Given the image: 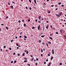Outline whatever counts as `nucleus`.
Masks as SVG:
<instances>
[{
  "label": "nucleus",
  "instance_id": "nucleus-1",
  "mask_svg": "<svg viewBox=\"0 0 66 66\" xmlns=\"http://www.w3.org/2000/svg\"><path fill=\"white\" fill-rule=\"evenodd\" d=\"M60 32H61V33H62L63 32L64 33V31L63 30H60Z\"/></svg>",
  "mask_w": 66,
  "mask_h": 66
},
{
  "label": "nucleus",
  "instance_id": "nucleus-2",
  "mask_svg": "<svg viewBox=\"0 0 66 66\" xmlns=\"http://www.w3.org/2000/svg\"><path fill=\"white\" fill-rule=\"evenodd\" d=\"M62 12H61L59 13V15L60 16L62 15Z\"/></svg>",
  "mask_w": 66,
  "mask_h": 66
},
{
  "label": "nucleus",
  "instance_id": "nucleus-3",
  "mask_svg": "<svg viewBox=\"0 0 66 66\" xmlns=\"http://www.w3.org/2000/svg\"><path fill=\"white\" fill-rule=\"evenodd\" d=\"M40 28V25H39L38 26V30H39V29Z\"/></svg>",
  "mask_w": 66,
  "mask_h": 66
},
{
  "label": "nucleus",
  "instance_id": "nucleus-4",
  "mask_svg": "<svg viewBox=\"0 0 66 66\" xmlns=\"http://www.w3.org/2000/svg\"><path fill=\"white\" fill-rule=\"evenodd\" d=\"M41 16H39L38 17L39 19H41Z\"/></svg>",
  "mask_w": 66,
  "mask_h": 66
},
{
  "label": "nucleus",
  "instance_id": "nucleus-5",
  "mask_svg": "<svg viewBox=\"0 0 66 66\" xmlns=\"http://www.w3.org/2000/svg\"><path fill=\"white\" fill-rule=\"evenodd\" d=\"M56 16H57L58 17H60V15H58L57 14H56Z\"/></svg>",
  "mask_w": 66,
  "mask_h": 66
},
{
  "label": "nucleus",
  "instance_id": "nucleus-6",
  "mask_svg": "<svg viewBox=\"0 0 66 66\" xmlns=\"http://www.w3.org/2000/svg\"><path fill=\"white\" fill-rule=\"evenodd\" d=\"M39 43H40L42 42L41 41V40H39Z\"/></svg>",
  "mask_w": 66,
  "mask_h": 66
},
{
  "label": "nucleus",
  "instance_id": "nucleus-7",
  "mask_svg": "<svg viewBox=\"0 0 66 66\" xmlns=\"http://www.w3.org/2000/svg\"><path fill=\"white\" fill-rule=\"evenodd\" d=\"M24 37L25 38H27V37L26 36H24Z\"/></svg>",
  "mask_w": 66,
  "mask_h": 66
},
{
  "label": "nucleus",
  "instance_id": "nucleus-8",
  "mask_svg": "<svg viewBox=\"0 0 66 66\" xmlns=\"http://www.w3.org/2000/svg\"><path fill=\"white\" fill-rule=\"evenodd\" d=\"M24 53H23L22 54V56H24Z\"/></svg>",
  "mask_w": 66,
  "mask_h": 66
},
{
  "label": "nucleus",
  "instance_id": "nucleus-9",
  "mask_svg": "<svg viewBox=\"0 0 66 66\" xmlns=\"http://www.w3.org/2000/svg\"><path fill=\"white\" fill-rule=\"evenodd\" d=\"M26 24H24V27H26Z\"/></svg>",
  "mask_w": 66,
  "mask_h": 66
},
{
  "label": "nucleus",
  "instance_id": "nucleus-10",
  "mask_svg": "<svg viewBox=\"0 0 66 66\" xmlns=\"http://www.w3.org/2000/svg\"><path fill=\"white\" fill-rule=\"evenodd\" d=\"M27 61H28L25 60L24 61V62L25 63H26V62H27Z\"/></svg>",
  "mask_w": 66,
  "mask_h": 66
},
{
  "label": "nucleus",
  "instance_id": "nucleus-11",
  "mask_svg": "<svg viewBox=\"0 0 66 66\" xmlns=\"http://www.w3.org/2000/svg\"><path fill=\"white\" fill-rule=\"evenodd\" d=\"M34 2H35V3H36V4H37L36 3V0H34Z\"/></svg>",
  "mask_w": 66,
  "mask_h": 66
},
{
  "label": "nucleus",
  "instance_id": "nucleus-12",
  "mask_svg": "<svg viewBox=\"0 0 66 66\" xmlns=\"http://www.w3.org/2000/svg\"><path fill=\"white\" fill-rule=\"evenodd\" d=\"M50 65H51V63H49V64L48 65V66H50Z\"/></svg>",
  "mask_w": 66,
  "mask_h": 66
},
{
  "label": "nucleus",
  "instance_id": "nucleus-13",
  "mask_svg": "<svg viewBox=\"0 0 66 66\" xmlns=\"http://www.w3.org/2000/svg\"><path fill=\"white\" fill-rule=\"evenodd\" d=\"M53 59V57H52L51 58V60H52V59Z\"/></svg>",
  "mask_w": 66,
  "mask_h": 66
},
{
  "label": "nucleus",
  "instance_id": "nucleus-14",
  "mask_svg": "<svg viewBox=\"0 0 66 66\" xmlns=\"http://www.w3.org/2000/svg\"><path fill=\"white\" fill-rule=\"evenodd\" d=\"M26 53L27 54H28L29 53V52H28V51H26Z\"/></svg>",
  "mask_w": 66,
  "mask_h": 66
},
{
  "label": "nucleus",
  "instance_id": "nucleus-15",
  "mask_svg": "<svg viewBox=\"0 0 66 66\" xmlns=\"http://www.w3.org/2000/svg\"><path fill=\"white\" fill-rule=\"evenodd\" d=\"M5 28L7 30H8L9 29L7 27H6Z\"/></svg>",
  "mask_w": 66,
  "mask_h": 66
},
{
  "label": "nucleus",
  "instance_id": "nucleus-16",
  "mask_svg": "<svg viewBox=\"0 0 66 66\" xmlns=\"http://www.w3.org/2000/svg\"><path fill=\"white\" fill-rule=\"evenodd\" d=\"M48 44H51V42H48Z\"/></svg>",
  "mask_w": 66,
  "mask_h": 66
},
{
  "label": "nucleus",
  "instance_id": "nucleus-17",
  "mask_svg": "<svg viewBox=\"0 0 66 66\" xmlns=\"http://www.w3.org/2000/svg\"><path fill=\"white\" fill-rule=\"evenodd\" d=\"M32 29H35V27H32Z\"/></svg>",
  "mask_w": 66,
  "mask_h": 66
},
{
  "label": "nucleus",
  "instance_id": "nucleus-18",
  "mask_svg": "<svg viewBox=\"0 0 66 66\" xmlns=\"http://www.w3.org/2000/svg\"><path fill=\"white\" fill-rule=\"evenodd\" d=\"M50 39H52V40L53 39L51 37H50Z\"/></svg>",
  "mask_w": 66,
  "mask_h": 66
},
{
  "label": "nucleus",
  "instance_id": "nucleus-19",
  "mask_svg": "<svg viewBox=\"0 0 66 66\" xmlns=\"http://www.w3.org/2000/svg\"><path fill=\"white\" fill-rule=\"evenodd\" d=\"M11 7L12 8V9H13V6H11Z\"/></svg>",
  "mask_w": 66,
  "mask_h": 66
},
{
  "label": "nucleus",
  "instance_id": "nucleus-20",
  "mask_svg": "<svg viewBox=\"0 0 66 66\" xmlns=\"http://www.w3.org/2000/svg\"><path fill=\"white\" fill-rule=\"evenodd\" d=\"M61 2H60V3H58V4H59V5H60V4H61Z\"/></svg>",
  "mask_w": 66,
  "mask_h": 66
},
{
  "label": "nucleus",
  "instance_id": "nucleus-21",
  "mask_svg": "<svg viewBox=\"0 0 66 66\" xmlns=\"http://www.w3.org/2000/svg\"><path fill=\"white\" fill-rule=\"evenodd\" d=\"M17 45L18 46V47H20V46H18V43L17 44Z\"/></svg>",
  "mask_w": 66,
  "mask_h": 66
},
{
  "label": "nucleus",
  "instance_id": "nucleus-22",
  "mask_svg": "<svg viewBox=\"0 0 66 66\" xmlns=\"http://www.w3.org/2000/svg\"><path fill=\"white\" fill-rule=\"evenodd\" d=\"M44 36H41V37H44Z\"/></svg>",
  "mask_w": 66,
  "mask_h": 66
},
{
  "label": "nucleus",
  "instance_id": "nucleus-23",
  "mask_svg": "<svg viewBox=\"0 0 66 66\" xmlns=\"http://www.w3.org/2000/svg\"><path fill=\"white\" fill-rule=\"evenodd\" d=\"M29 9L30 10H31V9H32V8L31 7H29Z\"/></svg>",
  "mask_w": 66,
  "mask_h": 66
},
{
  "label": "nucleus",
  "instance_id": "nucleus-24",
  "mask_svg": "<svg viewBox=\"0 0 66 66\" xmlns=\"http://www.w3.org/2000/svg\"><path fill=\"white\" fill-rule=\"evenodd\" d=\"M9 49L10 50H12V49H11V47H10L9 48Z\"/></svg>",
  "mask_w": 66,
  "mask_h": 66
},
{
  "label": "nucleus",
  "instance_id": "nucleus-25",
  "mask_svg": "<svg viewBox=\"0 0 66 66\" xmlns=\"http://www.w3.org/2000/svg\"><path fill=\"white\" fill-rule=\"evenodd\" d=\"M60 65H62V63H60Z\"/></svg>",
  "mask_w": 66,
  "mask_h": 66
},
{
  "label": "nucleus",
  "instance_id": "nucleus-26",
  "mask_svg": "<svg viewBox=\"0 0 66 66\" xmlns=\"http://www.w3.org/2000/svg\"><path fill=\"white\" fill-rule=\"evenodd\" d=\"M16 63V61L15 60L14 61V63Z\"/></svg>",
  "mask_w": 66,
  "mask_h": 66
},
{
  "label": "nucleus",
  "instance_id": "nucleus-27",
  "mask_svg": "<svg viewBox=\"0 0 66 66\" xmlns=\"http://www.w3.org/2000/svg\"><path fill=\"white\" fill-rule=\"evenodd\" d=\"M41 52H43V50L42 49H41Z\"/></svg>",
  "mask_w": 66,
  "mask_h": 66
},
{
  "label": "nucleus",
  "instance_id": "nucleus-28",
  "mask_svg": "<svg viewBox=\"0 0 66 66\" xmlns=\"http://www.w3.org/2000/svg\"><path fill=\"white\" fill-rule=\"evenodd\" d=\"M36 65H37V63H36L35 64Z\"/></svg>",
  "mask_w": 66,
  "mask_h": 66
},
{
  "label": "nucleus",
  "instance_id": "nucleus-29",
  "mask_svg": "<svg viewBox=\"0 0 66 66\" xmlns=\"http://www.w3.org/2000/svg\"><path fill=\"white\" fill-rule=\"evenodd\" d=\"M30 56L31 57H33V55H31Z\"/></svg>",
  "mask_w": 66,
  "mask_h": 66
},
{
  "label": "nucleus",
  "instance_id": "nucleus-30",
  "mask_svg": "<svg viewBox=\"0 0 66 66\" xmlns=\"http://www.w3.org/2000/svg\"><path fill=\"white\" fill-rule=\"evenodd\" d=\"M46 45L47 47H48V44H47V43H46Z\"/></svg>",
  "mask_w": 66,
  "mask_h": 66
},
{
  "label": "nucleus",
  "instance_id": "nucleus-31",
  "mask_svg": "<svg viewBox=\"0 0 66 66\" xmlns=\"http://www.w3.org/2000/svg\"><path fill=\"white\" fill-rule=\"evenodd\" d=\"M28 22H30V20L29 19L28 20Z\"/></svg>",
  "mask_w": 66,
  "mask_h": 66
},
{
  "label": "nucleus",
  "instance_id": "nucleus-32",
  "mask_svg": "<svg viewBox=\"0 0 66 66\" xmlns=\"http://www.w3.org/2000/svg\"><path fill=\"white\" fill-rule=\"evenodd\" d=\"M48 55L49 56H50V54H48Z\"/></svg>",
  "mask_w": 66,
  "mask_h": 66
},
{
  "label": "nucleus",
  "instance_id": "nucleus-33",
  "mask_svg": "<svg viewBox=\"0 0 66 66\" xmlns=\"http://www.w3.org/2000/svg\"><path fill=\"white\" fill-rule=\"evenodd\" d=\"M29 1L30 2V3H31V1L30 0H29Z\"/></svg>",
  "mask_w": 66,
  "mask_h": 66
},
{
  "label": "nucleus",
  "instance_id": "nucleus-34",
  "mask_svg": "<svg viewBox=\"0 0 66 66\" xmlns=\"http://www.w3.org/2000/svg\"><path fill=\"white\" fill-rule=\"evenodd\" d=\"M41 56H42V57L43 56V55L42 54H41Z\"/></svg>",
  "mask_w": 66,
  "mask_h": 66
},
{
  "label": "nucleus",
  "instance_id": "nucleus-35",
  "mask_svg": "<svg viewBox=\"0 0 66 66\" xmlns=\"http://www.w3.org/2000/svg\"><path fill=\"white\" fill-rule=\"evenodd\" d=\"M24 59H25L26 60H27V59L26 58H24Z\"/></svg>",
  "mask_w": 66,
  "mask_h": 66
},
{
  "label": "nucleus",
  "instance_id": "nucleus-36",
  "mask_svg": "<svg viewBox=\"0 0 66 66\" xmlns=\"http://www.w3.org/2000/svg\"><path fill=\"white\" fill-rule=\"evenodd\" d=\"M56 34H58V32H56Z\"/></svg>",
  "mask_w": 66,
  "mask_h": 66
},
{
  "label": "nucleus",
  "instance_id": "nucleus-37",
  "mask_svg": "<svg viewBox=\"0 0 66 66\" xmlns=\"http://www.w3.org/2000/svg\"><path fill=\"white\" fill-rule=\"evenodd\" d=\"M36 61H38V59L37 58L36 59Z\"/></svg>",
  "mask_w": 66,
  "mask_h": 66
},
{
  "label": "nucleus",
  "instance_id": "nucleus-38",
  "mask_svg": "<svg viewBox=\"0 0 66 66\" xmlns=\"http://www.w3.org/2000/svg\"><path fill=\"white\" fill-rule=\"evenodd\" d=\"M48 26H47L46 27V29H48Z\"/></svg>",
  "mask_w": 66,
  "mask_h": 66
},
{
  "label": "nucleus",
  "instance_id": "nucleus-39",
  "mask_svg": "<svg viewBox=\"0 0 66 66\" xmlns=\"http://www.w3.org/2000/svg\"><path fill=\"white\" fill-rule=\"evenodd\" d=\"M54 52H52V54H54Z\"/></svg>",
  "mask_w": 66,
  "mask_h": 66
},
{
  "label": "nucleus",
  "instance_id": "nucleus-40",
  "mask_svg": "<svg viewBox=\"0 0 66 66\" xmlns=\"http://www.w3.org/2000/svg\"><path fill=\"white\" fill-rule=\"evenodd\" d=\"M13 40H11V42H13Z\"/></svg>",
  "mask_w": 66,
  "mask_h": 66
},
{
  "label": "nucleus",
  "instance_id": "nucleus-41",
  "mask_svg": "<svg viewBox=\"0 0 66 66\" xmlns=\"http://www.w3.org/2000/svg\"><path fill=\"white\" fill-rule=\"evenodd\" d=\"M13 63V61H11V63Z\"/></svg>",
  "mask_w": 66,
  "mask_h": 66
},
{
  "label": "nucleus",
  "instance_id": "nucleus-42",
  "mask_svg": "<svg viewBox=\"0 0 66 66\" xmlns=\"http://www.w3.org/2000/svg\"><path fill=\"white\" fill-rule=\"evenodd\" d=\"M4 48H6V46H4Z\"/></svg>",
  "mask_w": 66,
  "mask_h": 66
},
{
  "label": "nucleus",
  "instance_id": "nucleus-43",
  "mask_svg": "<svg viewBox=\"0 0 66 66\" xmlns=\"http://www.w3.org/2000/svg\"><path fill=\"white\" fill-rule=\"evenodd\" d=\"M35 21L36 22H37V19H36L35 20Z\"/></svg>",
  "mask_w": 66,
  "mask_h": 66
},
{
  "label": "nucleus",
  "instance_id": "nucleus-44",
  "mask_svg": "<svg viewBox=\"0 0 66 66\" xmlns=\"http://www.w3.org/2000/svg\"><path fill=\"white\" fill-rule=\"evenodd\" d=\"M12 3H14V4H15V2H12Z\"/></svg>",
  "mask_w": 66,
  "mask_h": 66
},
{
  "label": "nucleus",
  "instance_id": "nucleus-45",
  "mask_svg": "<svg viewBox=\"0 0 66 66\" xmlns=\"http://www.w3.org/2000/svg\"><path fill=\"white\" fill-rule=\"evenodd\" d=\"M20 38H21V36H19Z\"/></svg>",
  "mask_w": 66,
  "mask_h": 66
},
{
  "label": "nucleus",
  "instance_id": "nucleus-46",
  "mask_svg": "<svg viewBox=\"0 0 66 66\" xmlns=\"http://www.w3.org/2000/svg\"><path fill=\"white\" fill-rule=\"evenodd\" d=\"M8 5H10V3H8Z\"/></svg>",
  "mask_w": 66,
  "mask_h": 66
},
{
  "label": "nucleus",
  "instance_id": "nucleus-47",
  "mask_svg": "<svg viewBox=\"0 0 66 66\" xmlns=\"http://www.w3.org/2000/svg\"><path fill=\"white\" fill-rule=\"evenodd\" d=\"M46 62H48V60L46 59Z\"/></svg>",
  "mask_w": 66,
  "mask_h": 66
},
{
  "label": "nucleus",
  "instance_id": "nucleus-48",
  "mask_svg": "<svg viewBox=\"0 0 66 66\" xmlns=\"http://www.w3.org/2000/svg\"><path fill=\"white\" fill-rule=\"evenodd\" d=\"M26 9H28V7H26Z\"/></svg>",
  "mask_w": 66,
  "mask_h": 66
},
{
  "label": "nucleus",
  "instance_id": "nucleus-49",
  "mask_svg": "<svg viewBox=\"0 0 66 66\" xmlns=\"http://www.w3.org/2000/svg\"><path fill=\"white\" fill-rule=\"evenodd\" d=\"M13 55H15V53H13Z\"/></svg>",
  "mask_w": 66,
  "mask_h": 66
},
{
  "label": "nucleus",
  "instance_id": "nucleus-50",
  "mask_svg": "<svg viewBox=\"0 0 66 66\" xmlns=\"http://www.w3.org/2000/svg\"><path fill=\"white\" fill-rule=\"evenodd\" d=\"M18 56H19L20 55V54H18Z\"/></svg>",
  "mask_w": 66,
  "mask_h": 66
},
{
  "label": "nucleus",
  "instance_id": "nucleus-51",
  "mask_svg": "<svg viewBox=\"0 0 66 66\" xmlns=\"http://www.w3.org/2000/svg\"><path fill=\"white\" fill-rule=\"evenodd\" d=\"M20 29V27H18V28L17 29Z\"/></svg>",
  "mask_w": 66,
  "mask_h": 66
},
{
  "label": "nucleus",
  "instance_id": "nucleus-52",
  "mask_svg": "<svg viewBox=\"0 0 66 66\" xmlns=\"http://www.w3.org/2000/svg\"><path fill=\"white\" fill-rule=\"evenodd\" d=\"M46 62H45L44 63V64H46Z\"/></svg>",
  "mask_w": 66,
  "mask_h": 66
},
{
  "label": "nucleus",
  "instance_id": "nucleus-53",
  "mask_svg": "<svg viewBox=\"0 0 66 66\" xmlns=\"http://www.w3.org/2000/svg\"><path fill=\"white\" fill-rule=\"evenodd\" d=\"M48 13H50V11H49L48 12Z\"/></svg>",
  "mask_w": 66,
  "mask_h": 66
},
{
  "label": "nucleus",
  "instance_id": "nucleus-54",
  "mask_svg": "<svg viewBox=\"0 0 66 66\" xmlns=\"http://www.w3.org/2000/svg\"><path fill=\"white\" fill-rule=\"evenodd\" d=\"M54 52V50L53 49L52 50V52Z\"/></svg>",
  "mask_w": 66,
  "mask_h": 66
},
{
  "label": "nucleus",
  "instance_id": "nucleus-55",
  "mask_svg": "<svg viewBox=\"0 0 66 66\" xmlns=\"http://www.w3.org/2000/svg\"><path fill=\"white\" fill-rule=\"evenodd\" d=\"M31 61H33V59H32L31 60Z\"/></svg>",
  "mask_w": 66,
  "mask_h": 66
},
{
  "label": "nucleus",
  "instance_id": "nucleus-56",
  "mask_svg": "<svg viewBox=\"0 0 66 66\" xmlns=\"http://www.w3.org/2000/svg\"><path fill=\"white\" fill-rule=\"evenodd\" d=\"M18 22H20V20H19L18 21Z\"/></svg>",
  "mask_w": 66,
  "mask_h": 66
},
{
  "label": "nucleus",
  "instance_id": "nucleus-57",
  "mask_svg": "<svg viewBox=\"0 0 66 66\" xmlns=\"http://www.w3.org/2000/svg\"><path fill=\"white\" fill-rule=\"evenodd\" d=\"M58 9L57 8H56V9H55L56 10H57Z\"/></svg>",
  "mask_w": 66,
  "mask_h": 66
},
{
  "label": "nucleus",
  "instance_id": "nucleus-58",
  "mask_svg": "<svg viewBox=\"0 0 66 66\" xmlns=\"http://www.w3.org/2000/svg\"><path fill=\"white\" fill-rule=\"evenodd\" d=\"M62 7L64 6V5H62Z\"/></svg>",
  "mask_w": 66,
  "mask_h": 66
},
{
  "label": "nucleus",
  "instance_id": "nucleus-59",
  "mask_svg": "<svg viewBox=\"0 0 66 66\" xmlns=\"http://www.w3.org/2000/svg\"><path fill=\"white\" fill-rule=\"evenodd\" d=\"M1 25H2V26H3L4 24H1Z\"/></svg>",
  "mask_w": 66,
  "mask_h": 66
},
{
  "label": "nucleus",
  "instance_id": "nucleus-60",
  "mask_svg": "<svg viewBox=\"0 0 66 66\" xmlns=\"http://www.w3.org/2000/svg\"><path fill=\"white\" fill-rule=\"evenodd\" d=\"M51 6L52 7H53V5H52Z\"/></svg>",
  "mask_w": 66,
  "mask_h": 66
},
{
  "label": "nucleus",
  "instance_id": "nucleus-61",
  "mask_svg": "<svg viewBox=\"0 0 66 66\" xmlns=\"http://www.w3.org/2000/svg\"><path fill=\"white\" fill-rule=\"evenodd\" d=\"M0 50H1V51H2V49H1Z\"/></svg>",
  "mask_w": 66,
  "mask_h": 66
},
{
  "label": "nucleus",
  "instance_id": "nucleus-62",
  "mask_svg": "<svg viewBox=\"0 0 66 66\" xmlns=\"http://www.w3.org/2000/svg\"><path fill=\"white\" fill-rule=\"evenodd\" d=\"M50 36H52V34H50Z\"/></svg>",
  "mask_w": 66,
  "mask_h": 66
},
{
  "label": "nucleus",
  "instance_id": "nucleus-63",
  "mask_svg": "<svg viewBox=\"0 0 66 66\" xmlns=\"http://www.w3.org/2000/svg\"><path fill=\"white\" fill-rule=\"evenodd\" d=\"M48 21H46V22H47V23H48Z\"/></svg>",
  "mask_w": 66,
  "mask_h": 66
},
{
  "label": "nucleus",
  "instance_id": "nucleus-64",
  "mask_svg": "<svg viewBox=\"0 0 66 66\" xmlns=\"http://www.w3.org/2000/svg\"><path fill=\"white\" fill-rule=\"evenodd\" d=\"M6 18H8V16H6Z\"/></svg>",
  "mask_w": 66,
  "mask_h": 66
}]
</instances>
